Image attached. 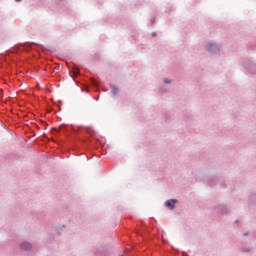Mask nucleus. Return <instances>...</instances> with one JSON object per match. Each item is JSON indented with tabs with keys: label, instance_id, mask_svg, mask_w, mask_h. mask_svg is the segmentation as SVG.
Here are the masks:
<instances>
[{
	"label": "nucleus",
	"instance_id": "nucleus-1",
	"mask_svg": "<svg viewBox=\"0 0 256 256\" xmlns=\"http://www.w3.org/2000/svg\"><path fill=\"white\" fill-rule=\"evenodd\" d=\"M175 203H177V200H168L165 202V206L169 207V209H174L175 208Z\"/></svg>",
	"mask_w": 256,
	"mask_h": 256
},
{
	"label": "nucleus",
	"instance_id": "nucleus-2",
	"mask_svg": "<svg viewBox=\"0 0 256 256\" xmlns=\"http://www.w3.org/2000/svg\"><path fill=\"white\" fill-rule=\"evenodd\" d=\"M21 249H24V251H29V249H31V243H29V242L22 243Z\"/></svg>",
	"mask_w": 256,
	"mask_h": 256
},
{
	"label": "nucleus",
	"instance_id": "nucleus-3",
	"mask_svg": "<svg viewBox=\"0 0 256 256\" xmlns=\"http://www.w3.org/2000/svg\"><path fill=\"white\" fill-rule=\"evenodd\" d=\"M111 89L114 95H117L119 93V89L116 86H111Z\"/></svg>",
	"mask_w": 256,
	"mask_h": 256
},
{
	"label": "nucleus",
	"instance_id": "nucleus-4",
	"mask_svg": "<svg viewBox=\"0 0 256 256\" xmlns=\"http://www.w3.org/2000/svg\"><path fill=\"white\" fill-rule=\"evenodd\" d=\"M72 73H73V75H75L76 77L79 75V68H77V67H74L73 69H72Z\"/></svg>",
	"mask_w": 256,
	"mask_h": 256
},
{
	"label": "nucleus",
	"instance_id": "nucleus-5",
	"mask_svg": "<svg viewBox=\"0 0 256 256\" xmlns=\"http://www.w3.org/2000/svg\"><path fill=\"white\" fill-rule=\"evenodd\" d=\"M207 49H208V51H210V53H213V49H216V47L214 44H210V45H208Z\"/></svg>",
	"mask_w": 256,
	"mask_h": 256
},
{
	"label": "nucleus",
	"instance_id": "nucleus-6",
	"mask_svg": "<svg viewBox=\"0 0 256 256\" xmlns=\"http://www.w3.org/2000/svg\"><path fill=\"white\" fill-rule=\"evenodd\" d=\"M164 83H169V80L165 79V80H164Z\"/></svg>",
	"mask_w": 256,
	"mask_h": 256
},
{
	"label": "nucleus",
	"instance_id": "nucleus-7",
	"mask_svg": "<svg viewBox=\"0 0 256 256\" xmlns=\"http://www.w3.org/2000/svg\"><path fill=\"white\" fill-rule=\"evenodd\" d=\"M16 1V3H19V2H21V0H15Z\"/></svg>",
	"mask_w": 256,
	"mask_h": 256
}]
</instances>
